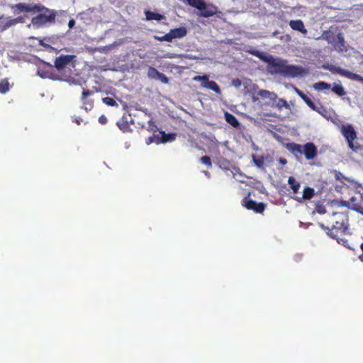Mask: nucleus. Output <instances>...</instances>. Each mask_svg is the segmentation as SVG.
Masks as SVG:
<instances>
[{"instance_id":"1a4fd4ad","label":"nucleus","mask_w":363,"mask_h":363,"mask_svg":"<svg viewBox=\"0 0 363 363\" xmlns=\"http://www.w3.org/2000/svg\"><path fill=\"white\" fill-rule=\"evenodd\" d=\"M94 92L89 89H83L81 100L83 103L82 108L86 111H89L94 108V100L88 99V96L92 95Z\"/></svg>"},{"instance_id":"c756f323","label":"nucleus","mask_w":363,"mask_h":363,"mask_svg":"<svg viewBox=\"0 0 363 363\" xmlns=\"http://www.w3.org/2000/svg\"><path fill=\"white\" fill-rule=\"evenodd\" d=\"M160 74V72L153 67H149L147 69V77L150 79H157Z\"/></svg>"},{"instance_id":"4c0bfd02","label":"nucleus","mask_w":363,"mask_h":363,"mask_svg":"<svg viewBox=\"0 0 363 363\" xmlns=\"http://www.w3.org/2000/svg\"><path fill=\"white\" fill-rule=\"evenodd\" d=\"M157 129V127L155 123V121H153L152 119H150L149 121H148V127H147V130L150 132H155Z\"/></svg>"},{"instance_id":"473e14b6","label":"nucleus","mask_w":363,"mask_h":363,"mask_svg":"<svg viewBox=\"0 0 363 363\" xmlns=\"http://www.w3.org/2000/svg\"><path fill=\"white\" fill-rule=\"evenodd\" d=\"M246 52L252 55L253 56L259 58L260 60H265L263 53L257 50L251 49L246 50Z\"/></svg>"},{"instance_id":"dca6fc26","label":"nucleus","mask_w":363,"mask_h":363,"mask_svg":"<svg viewBox=\"0 0 363 363\" xmlns=\"http://www.w3.org/2000/svg\"><path fill=\"white\" fill-rule=\"evenodd\" d=\"M289 26L291 28L294 30L299 31L304 35L307 33V30L305 28L303 22L300 19L290 21Z\"/></svg>"},{"instance_id":"cd10ccee","label":"nucleus","mask_w":363,"mask_h":363,"mask_svg":"<svg viewBox=\"0 0 363 363\" xmlns=\"http://www.w3.org/2000/svg\"><path fill=\"white\" fill-rule=\"evenodd\" d=\"M332 91L340 96H344L346 93L341 84H334Z\"/></svg>"},{"instance_id":"2eb2a0df","label":"nucleus","mask_w":363,"mask_h":363,"mask_svg":"<svg viewBox=\"0 0 363 363\" xmlns=\"http://www.w3.org/2000/svg\"><path fill=\"white\" fill-rule=\"evenodd\" d=\"M294 90L296 93L303 100V101L313 111H318L315 104L314 102L302 91L299 90L298 88L295 87Z\"/></svg>"},{"instance_id":"4468645a","label":"nucleus","mask_w":363,"mask_h":363,"mask_svg":"<svg viewBox=\"0 0 363 363\" xmlns=\"http://www.w3.org/2000/svg\"><path fill=\"white\" fill-rule=\"evenodd\" d=\"M187 33V30L184 27H180L174 29H172L169 33V38L170 42L175 38H181L184 37Z\"/></svg>"},{"instance_id":"79ce46f5","label":"nucleus","mask_w":363,"mask_h":363,"mask_svg":"<svg viewBox=\"0 0 363 363\" xmlns=\"http://www.w3.org/2000/svg\"><path fill=\"white\" fill-rule=\"evenodd\" d=\"M168 33L162 36H155V38L159 41H167L170 42Z\"/></svg>"},{"instance_id":"603ef678","label":"nucleus","mask_w":363,"mask_h":363,"mask_svg":"<svg viewBox=\"0 0 363 363\" xmlns=\"http://www.w3.org/2000/svg\"><path fill=\"white\" fill-rule=\"evenodd\" d=\"M359 259H360L361 260H363V255H360V256H359Z\"/></svg>"},{"instance_id":"7ed1b4c3","label":"nucleus","mask_w":363,"mask_h":363,"mask_svg":"<svg viewBox=\"0 0 363 363\" xmlns=\"http://www.w3.org/2000/svg\"><path fill=\"white\" fill-rule=\"evenodd\" d=\"M271 73L281 74L285 77H296L303 74L301 67L288 65L286 60L272 59L269 61Z\"/></svg>"},{"instance_id":"0eeeda50","label":"nucleus","mask_w":363,"mask_h":363,"mask_svg":"<svg viewBox=\"0 0 363 363\" xmlns=\"http://www.w3.org/2000/svg\"><path fill=\"white\" fill-rule=\"evenodd\" d=\"M340 133L347 141V145L354 146L352 140L357 139V133L353 125L351 124L342 125L340 127Z\"/></svg>"},{"instance_id":"a18cd8bd","label":"nucleus","mask_w":363,"mask_h":363,"mask_svg":"<svg viewBox=\"0 0 363 363\" xmlns=\"http://www.w3.org/2000/svg\"><path fill=\"white\" fill-rule=\"evenodd\" d=\"M354 210L363 216V206H358L354 208Z\"/></svg>"},{"instance_id":"20e7f679","label":"nucleus","mask_w":363,"mask_h":363,"mask_svg":"<svg viewBox=\"0 0 363 363\" xmlns=\"http://www.w3.org/2000/svg\"><path fill=\"white\" fill-rule=\"evenodd\" d=\"M75 58L76 56L74 55H61L55 60V67L59 72H62L66 68L71 69L74 67Z\"/></svg>"},{"instance_id":"58836bf2","label":"nucleus","mask_w":363,"mask_h":363,"mask_svg":"<svg viewBox=\"0 0 363 363\" xmlns=\"http://www.w3.org/2000/svg\"><path fill=\"white\" fill-rule=\"evenodd\" d=\"M10 22L11 23V26H14L18 23H23L24 22V18L23 16H18L16 18L11 19L10 18Z\"/></svg>"},{"instance_id":"4be33fe9","label":"nucleus","mask_w":363,"mask_h":363,"mask_svg":"<svg viewBox=\"0 0 363 363\" xmlns=\"http://www.w3.org/2000/svg\"><path fill=\"white\" fill-rule=\"evenodd\" d=\"M188 4L191 6L196 8L197 9H201L204 8L205 1L204 0H186Z\"/></svg>"},{"instance_id":"37998d69","label":"nucleus","mask_w":363,"mask_h":363,"mask_svg":"<svg viewBox=\"0 0 363 363\" xmlns=\"http://www.w3.org/2000/svg\"><path fill=\"white\" fill-rule=\"evenodd\" d=\"M156 138H157V135H154L152 136H150L147 138L146 140V143L147 145H150L152 143H156Z\"/></svg>"},{"instance_id":"423d86ee","label":"nucleus","mask_w":363,"mask_h":363,"mask_svg":"<svg viewBox=\"0 0 363 363\" xmlns=\"http://www.w3.org/2000/svg\"><path fill=\"white\" fill-rule=\"evenodd\" d=\"M195 82H201V86L215 91L216 94H220L221 91L219 86L214 81H210L208 75L195 76L193 77Z\"/></svg>"},{"instance_id":"f3484780","label":"nucleus","mask_w":363,"mask_h":363,"mask_svg":"<svg viewBox=\"0 0 363 363\" xmlns=\"http://www.w3.org/2000/svg\"><path fill=\"white\" fill-rule=\"evenodd\" d=\"M224 116L226 122L230 124L233 128H237L239 127L240 123L234 115L225 112Z\"/></svg>"},{"instance_id":"72a5a7b5","label":"nucleus","mask_w":363,"mask_h":363,"mask_svg":"<svg viewBox=\"0 0 363 363\" xmlns=\"http://www.w3.org/2000/svg\"><path fill=\"white\" fill-rule=\"evenodd\" d=\"M337 45L340 51L343 50V48L345 47V39L342 33H338L337 35Z\"/></svg>"},{"instance_id":"9d476101","label":"nucleus","mask_w":363,"mask_h":363,"mask_svg":"<svg viewBox=\"0 0 363 363\" xmlns=\"http://www.w3.org/2000/svg\"><path fill=\"white\" fill-rule=\"evenodd\" d=\"M303 154L307 160H313L318 154L317 147L313 143H307L303 146Z\"/></svg>"},{"instance_id":"c03bdc74","label":"nucleus","mask_w":363,"mask_h":363,"mask_svg":"<svg viewBox=\"0 0 363 363\" xmlns=\"http://www.w3.org/2000/svg\"><path fill=\"white\" fill-rule=\"evenodd\" d=\"M99 122L102 125L106 124L108 122V120H107V118L106 117V116H104V115L100 116L99 118Z\"/></svg>"},{"instance_id":"aec40b11","label":"nucleus","mask_w":363,"mask_h":363,"mask_svg":"<svg viewBox=\"0 0 363 363\" xmlns=\"http://www.w3.org/2000/svg\"><path fill=\"white\" fill-rule=\"evenodd\" d=\"M117 125L121 130L123 132H128L130 130V127L127 120L125 118H122L117 122Z\"/></svg>"},{"instance_id":"09e8293b","label":"nucleus","mask_w":363,"mask_h":363,"mask_svg":"<svg viewBox=\"0 0 363 363\" xmlns=\"http://www.w3.org/2000/svg\"><path fill=\"white\" fill-rule=\"evenodd\" d=\"M279 162L282 165H285L287 163V160L285 158H279Z\"/></svg>"},{"instance_id":"39448f33","label":"nucleus","mask_w":363,"mask_h":363,"mask_svg":"<svg viewBox=\"0 0 363 363\" xmlns=\"http://www.w3.org/2000/svg\"><path fill=\"white\" fill-rule=\"evenodd\" d=\"M328 69L334 74H338L350 79L355 80L363 83V77L358 74L353 73L349 70L334 65H330V67H328Z\"/></svg>"},{"instance_id":"bb28decb","label":"nucleus","mask_w":363,"mask_h":363,"mask_svg":"<svg viewBox=\"0 0 363 363\" xmlns=\"http://www.w3.org/2000/svg\"><path fill=\"white\" fill-rule=\"evenodd\" d=\"M322 38L330 44L333 43L335 41V35L330 30L324 31L323 33Z\"/></svg>"},{"instance_id":"8fccbe9b","label":"nucleus","mask_w":363,"mask_h":363,"mask_svg":"<svg viewBox=\"0 0 363 363\" xmlns=\"http://www.w3.org/2000/svg\"><path fill=\"white\" fill-rule=\"evenodd\" d=\"M203 173H204V174H205L207 177H210L211 174H210L209 172H208V171H203Z\"/></svg>"},{"instance_id":"7c9ffc66","label":"nucleus","mask_w":363,"mask_h":363,"mask_svg":"<svg viewBox=\"0 0 363 363\" xmlns=\"http://www.w3.org/2000/svg\"><path fill=\"white\" fill-rule=\"evenodd\" d=\"M313 86L316 90H324L329 89L330 87V84L325 82H319L315 83Z\"/></svg>"},{"instance_id":"3c124183","label":"nucleus","mask_w":363,"mask_h":363,"mask_svg":"<svg viewBox=\"0 0 363 363\" xmlns=\"http://www.w3.org/2000/svg\"><path fill=\"white\" fill-rule=\"evenodd\" d=\"M361 250L363 251V242L360 245Z\"/></svg>"},{"instance_id":"f03ea898","label":"nucleus","mask_w":363,"mask_h":363,"mask_svg":"<svg viewBox=\"0 0 363 363\" xmlns=\"http://www.w3.org/2000/svg\"><path fill=\"white\" fill-rule=\"evenodd\" d=\"M15 13L27 12V13H40L31 19V23L35 28H40L48 23H53L55 22L56 12L50 10L41 4H28L26 3H18L11 6Z\"/></svg>"},{"instance_id":"f704fd0d","label":"nucleus","mask_w":363,"mask_h":363,"mask_svg":"<svg viewBox=\"0 0 363 363\" xmlns=\"http://www.w3.org/2000/svg\"><path fill=\"white\" fill-rule=\"evenodd\" d=\"M277 106L279 109H281L283 107L286 108V109H289L290 108V106H289V104L284 99H278V101L277 103Z\"/></svg>"},{"instance_id":"a19ab883","label":"nucleus","mask_w":363,"mask_h":363,"mask_svg":"<svg viewBox=\"0 0 363 363\" xmlns=\"http://www.w3.org/2000/svg\"><path fill=\"white\" fill-rule=\"evenodd\" d=\"M315 211L320 214H324L326 212L325 207L322 204H318L315 207Z\"/></svg>"},{"instance_id":"864d4df0","label":"nucleus","mask_w":363,"mask_h":363,"mask_svg":"<svg viewBox=\"0 0 363 363\" xmlns=\"http://www.w3.org/2000/svg\"><path fill=\"white\" fill-rule=\"evenodd\" d=\"M49 68H50V69H52V66L50 65V66H49Z\"/></svg>"},{"instance_id":"a878e982","label":"nucleus","mask_w":363,"mask_h":363,"mask_svg":"<svg viewBox=\"0 0 363 363\" xmlns=\"http://www.w3.org/2000/svg\"><path fill=\"white\" fill-rule=\"evenodd\" d=\"M252 160L254 164L259 168H263L264 164V158L263 156H256L252 155Z\"/></svg>"},{"instance_id":"9b49d317","label":"nucleus","mask_w":363,"mask_h":363,"mask_svg":"<svg viewBox=\"0 0 363 363\" xmlns=\"http://www.w3.org/2000/svg\"><path fill=\"white\" fill-rule=\"evenodd\" d=\"M286 148L292 153L296 157L303 155V146L296 143H288L285 145Z\"/></svg>"},{"instance_id":"412c9836","label":"nucleus","mask_w":363,"mask_h":363,"mask_svg":"<svg viewBox=\"0 0 363 363\" xmlns=\"http://www.w3.org/2000/svg\"><path fill=\"white\" fill-rule=\"evenodd\" d=\"M145 16L147 20L160 21L164 18V16L150 11H147L145 12Z\"/></svg>"},{"instance_id":"b1692460","label":"nucleus","mask_w":363,"mask_h":363,"mask_svg":"<svg viewBox=\"0 0 363 363\" xmlns=\"http://www.w3.org/2000/svg\"><path fill=\"white\" fill-rule=\"evenodd\" d=\"M359 138H357L355 140H352V144L354 146H351V145H348L350 149H351L354 152H359L363 151V145L359 143Z\"/></svg>"},{"instance_id":"5701e85b","label":"nucleus","mask_w":363,"mask_h":363,"mask_svg":"<svg viewBox=\"0 0 363 363\" xmlns=\"http://www.w3.org/2000/svg\"><path fill=\"white\" fill-rule=\"evenodd\" d=\"M10 89V84L8 79L5 78L0 81V93L6 94Z\"/></svg>"},{"instance_id":"2f4dec72","label":"nucleus","mask_w":363,"mask_h":363,"mask_svg":"<svg viewBox=\"0 0 363 363\" xmlns=\"http://www.w3.org/2000/svg\"><path fill=\"white\" fill-rule=\"evenodd\" d=\"M103 103L109 106H118L117 102L111 97L106 96L102 99Z\"/></svg>"},{"instance_id":"de8ad7c7","label":"nucleus","mask_w":363,"mask_h":363,"mask_svg":"<svg viewBox=\"0 0 363 363\" xmlns=\"http://www.w3.org/2000/svg\"><path fill=\"white\" fill-rule=\"evenodd\" d=\"M75 24V21L74 19H70L68 23V26L69 28H72Z\"/></svg>"},{"instance_id":"ea45409f","label":"nucleus","mask_w":363,"mask_h":363,"mask_svg":"<svg viewBox=\"0 0 363 363\" xmlns=\"http://www.w3.org/2000/svg\"><path fill=\"white\" fill-rule=\"evenodd\" d=\"M157 79L161 81L164 84H167L169 82V79L166 77L163 73L160 72Z\"/></svg>"},{"instance_id":"c85d7f7f","label":"nucleus","mask_w":363,"mask_h":363,"mask_svg":"<svg viewBox=\"0 0 363 363\" xmlns=\"http://www.w3.org/2000/svg\"><path fill=\"white\" fill-rule=\"evenodd\" d=\"M12 26L10 22V18H6L3 20L0 18V31H4Z\"/></svg>"},{"instance_id":"a211bd4d","label":"nucleus","mask_w":363,"mask_h":363,"mask_svg":"<svg viewBox=\"0 0 363 363\" xmlns=\"http://www.w3.org/2000/svg\"><path fill=\"white\" fill-rule=\"evenodd\" d=\"M288 184L294 194H297L298 192V190L301 187V184L294 177H289Z\"/></svg>"},{"instance_id":"393cba45","label":"nucleus","mask_w":363,"mask_h":363,"mask_svg":"<svg viewBox=\"0 0 363 363\" xmlns=\"http://www.w3.org/2000/svg\"><path fill=\"white\" fill-rule=\"evenodd\" d=\"M314 189L307 186L303 189L302 198L303 199H311L314 196Z\"/></svg>"},{"instance_id":"e433bc0d","label":"nucleus","mask_w":363,"mask_h":363,"mask_svg":"<svg viewBox=\"0 0 363 363\" xmlns=\"http://www.w3.org/2000/svg\"><path fill=\"white\" fill-rule=\"evenodd\" d=\"M38 74L42 77V78H51L52 77V73L49 71H44L42 69H39L38 70Z\"/></svg>"},{"instance_id":"6ab92c4d","label":"nucleus","mask_w":363,"mask_h":363,"mask_svg":"<svg viewBox=\"0 0 363 363\" xmlns=\"http://www.w3.org/2000/svg\"><path fill=\"white\" fill-rule=\"evenodd\" d=\"M257 94L262 99H270L271 100H275L277 98V95L275 93L264 89L259 90Z\"/></svg>"},{"instance_id":"f257e3e1","label":"nucleus","mask_w":363,"mask_h":363,"mask_svg":"<svg viewBox=\"0 0 363 363\" xmlns=\"http://www.w3.org/2000/svg\"><path fill=\"white\" fill-rule=\"evenodd\" d=\"M328 223L331 225L325 227L324 224L320 223V226L326 231V233L331 238L335 239L339 244H342L347 248H350L347 240L342 236L350 234L349 229V217L347 213L337 212L333 213Z\"/></svg>"},{"instance_id":"f8f14e48","label":"nucleus","mask_w":363,"mask_h":363,"mask_svg":"<svg viewBox=\"0 0 363 363\" xmlns=\"http://www.w3.org/2000/svg\"><path fill=\"white\" fill-rule=\"evenodd\" d=\"M175 140V134L174 133H166L164 131H160L159 134L157 135L156 144L165 143L171 142Z\"/></svg>"},{"instance_id":"c9c22d12","label":"nucleus","mask_w":363,"mask_h":363,"mask_svg":"<svg viewBox=\"0 0 363 363\" xmlns=\"http://www.w3.org/2000/svg\"><path fill=\"white\" fill-rule=\"evenodd\" d=\"M200 162L205 165H206L208 167L211 168L212 167V162L211 157L208 156H203L200 158Z\"/></svg>"},{"instance_id":"49530a36","label":"nucleus","mask_w":363,"mask_h":363,"mask_svg":"<svg viewBox=\"0 0 363 363\" xmlns=\"http://www.w3.org/2000/svg\"><path fill=\"white\" fill-rule=\"evenodd\" d=\"M83 119L80 117H77L74 120V122H75L77 125H80Z\"/></svg>"},{"instance_id":"ddd939ff","label":"nucleus","mask_w":363,"mask_h":363,"mask_svg":"<svg viewBox=\"0 0 363 363\" xmlns=\"http://www.w3.org/2000/svg\"><path fill=\"white\" fill-rule=\"evenodd\" d=\"M199 11H201V16L204 18H209L214 16L217 13L218 8L213 4L208 5L205 2L204 8L199 9Z\"/></svg>"},{"instance_id":"6e6552de","label":"nucleus","mask_w":363,"mask_h":363,"mask_svg":"<svg viewBox=\"0 0 363 363\" xmlns=\"http://www.w3.org/2000/svg\"><path fill=\"white\" fill-rule=\"evenodd\" d=\"M242 205L248 210H252L253 211L259 213H262L265 208V204L264 203H257L255 201L248 199L247 198H245Z\"/></svg>"}]
</instances>
